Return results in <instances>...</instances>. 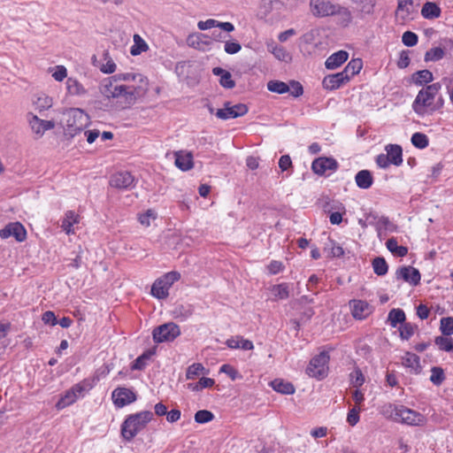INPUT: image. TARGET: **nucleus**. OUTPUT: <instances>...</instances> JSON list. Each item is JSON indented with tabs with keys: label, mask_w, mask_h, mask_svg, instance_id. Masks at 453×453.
<instances>
[{
	"label": "nucleus",
	"mask_w": 453,
	"mask_h": 453,
	"mask_svg": "<svg viewBox=\"0 0 453 453\" xmlns=\"http://www.w3.org/2000/svg\"><path fill=\"white\" fill-rule=\"evenodd\" d=\"M148 89V80L141 73H123L103 79L98 91L107 104L130 108Z\"/></svg>",
	"instance_id": "obj_1"
},
{
	"label": "nucleus",
	"mask_w": 453,
	"mask_h": 453,
	"mask_svg": "<svg viewBox=\"0 0 453 453\" xmlns=\"http://www.w3.org/2000/svg\"><path fill=\"white\" fill-rule=\"evenodd\" d=\"M380 413L388 419L410 426H423L427 422L425 415L403 404L386 403L381 406Z\"/></svg>",
	"instance_id": "obj_2"
},
{
	"label": "nucleus",
	"mask_w": 453,
	"mask_h": 453,
	"mask_svg": "<svg viewBox=\"0 0 453 453\" xmlns=\"http://www.w3.org/2000/svg\"><path fill=\"white\" fill-rule=\"evenodd\" d=\"M153 413L149 411L129 415L121 425V434L127 441H131L138 433L143 430L152 419Z\"/></svg>",
	"instance_id": "obj_3"
},
{
	"label": "nucleus",
	"mask_w": 453,
	"mask_h": 453,
	"mask_svg": "<svg viewBox=\"0 0 453 453\" xmlns=\"http://www.w3.org/2000/svg\"><path fill=\"white\" fill-rule=\"evenodd\" d=\"M441 88V84L436 82L422 88L412 104L413 111L420 116L434 111V98Z\"/></svg>",
	"instance_id": "obj_4"
},
{
	"label": "nucleus",
	"mask_w": 453,
	"mask_h": 453,
	"mask_svg": "<svg viewBox=\"0 0 453 453\" xmlns=\"http://www.w3.org/2000/svg\"><path fill=\"white\" fill-rule=\"evenodd\" d=\"M65 135L74 137L90 123L89 116L81 109L73 108L65 111Z\"/></svg>",
	"instance_id": "obj_5"
},
{
	"label": "nucleus",
	"mask_w": 453,
	"mask_h": 453,
	"mask_svg": "<svg viewBox=\"0 0 453 453\" xmlns=\"http://www.w3.org/2000/svg\"><path fill=\"white\" fill-rule=\"evenodd\" d=\"M91 388L92 386L87 380H82L73 385L71 388L63 394L58 402L56 403V408L58 410H62L74 403L78 399L83 397L86 393L91 389Z\"/></svg>",
	"instance_id": "obj_6"
},
{
	"label": "nucleus",
	"mask_w": 453,
	"mask_h": 453,
	"mask_svg": "<svg viewBox=\"0 0 453 453\" xmlns=\"http://www.w3.org/2000/svg\"><path fill=\"white\" fill-rule=\"evenodd\" d=\"M180 275L177 272L165 273L153 283L151 287V295L158 299L167 297L170 288L180 279Z\"/></svg>",
	"instance_id": "obj_7"
},
{
	"label": "nucleus",
	"mask_w": 453,
	"mask_h": 453,
	"mask_svg": "<svg viewBox=\"0 0 453 453\" xmlns=\"http://www.w3.org/2000/svg\"><path fill=\"white\" fill-rule=\"evenodd\" d=\"M329 358L326 351H322L314 357L306 369L307 374L319 380L325 378L327 374Z\"/></svg>",
	"instance_id": "obj_8"
},
{
	"label": "nucleus",
	"mask_w": 453,
	"mask_h": 453,
	"mask_svg": "<svg viewBox=\"0 0 453 453\" xmlns=\"http://www.w3.org/2000/svg\"><path fill=\"white\" fill-rule=\"evenodd\" d=\"M180 334V329L173 322L163 324L154 328L152 332L153 340L157 343L173 342Z\"/></svg>",
	"instance_id": "obj_9"
},
{
	"label": "nucleus",
	"mask_w": 453,
	"mask_h": 453,
	"mask_svg": "<svg viewBox=\"0 0 453 453\" xmlns=\"http://www.w3.org/2000/svg\"><path fill=\"white\" fill-rule=\"evenodd\" d=\"M335 4L327 0H309L311 14L318 19L332 17Z\"/></svg>",
	"instance_id": "obj_10"
},
{
	"label": "nucleus",
	"mask_w": 453,
	"mask_h": 453,
	"mask_svg": "<svg viewBox=\"0 0 453 453\" xmlns=\"http://www.w3.org/2000/svg\"><path fill=\"white\" fill-rule=\"evenodd\" d=\"M416 13V8L413 0H398L395 11V19L398 23L405 24L412 20Z\"/></svg>",
	"instance_id": "obj_11"
},
{
	"label": "nucleus",
	"mask_w": 453,
	"mask_h": 453,
	"mask_svg": "<svg viewBox=\"0 0 453 453\" xmlns=\"http://www.w3.org/2000/svg\"><path fill=\"white\" fill-rule=\"evenodd\" d=\"M248 112V107L243 104L232 105L229 102L225 103L224 108L216 111V116L220 119H229L242 117Z\"/></svg>",
	"instance_id": "obj_12"
},
{
	"label": "nucleus",
	"mask_w": 453,
	"mask_h": 453,
	"mask_svg": "<svg viewBox=\"0 0 453 453\" xmlns=\"http://www.w3.org/2000/svg\"><path fill=\"white\" fill-rule=\"evenodd\" d=\"M11 236L14 237L19 242L27 239V230L20 222H11L0 230L2 239H7Z\"/></svg>",
	"instance_id": "obj_13"
},
{
	"label": "nucleus",
	"mask_w": 453,
	"mask_h": 453,
	"mask_svg": "<svg viewBox=\"0 0 453 453\" xmlns=\"http://www.w3.org/2000/svg\"><path fill=\"white\" fill-rule=\"evenodd\" d=\"M27 120L33 134L36 138H41L48 130L55 127V123L52 120H44L38 118L33 113L27 115Z\"/></svg>",
	"instance_id": "obj_14"
},
{
	"label": "nucleus",
	"mask_w": 453,
	"mask_h": 453,
	"mask_svg": "<svg viewBox=\"0 0 453 453\" xmlns=\"http://www.w3.org/2000/svg\"><path fill=\"white\" fill-rule=\"evenodd\" d=\"M114 404L119 407H124L136 400L135 394L129 388H117L111 394Z\"/></svg>",
	"instance_id": "obj_15"
},
{
	"label": "nucleus",
	"mask_w": 453,
	"mask_h": 453,
	"mask_svg": "<svg viewBox=\"0 0 453 453\" xmlns=\"http://www.w3.org/2000/svg\"><path fill=\"white\" fill-rule=\"evenodd\" d=\"M336 168L337 162L330 157H319L311 165L312 171L319 175L326 174L327 172L335 171Z\"/></svg>",
	"instance_id": "obj_16"
},
{
	"label": "nucleus",
	"mask_w": 453,
	"mask_h": 453,
	"mask_svg": "<svg viewBox=\"0 0 453 453\" xmlns=\"http://www.w3.org/2000/svg\"><path fill=\"white\" fill-rule=\"evenodd\" d=\"M110 185L121 189L131 188L134 185V178L128 172H119L111 177Z\"/></svg>",
	"instance_id": "obj_17"
},
{
	"label": "nucleus",
	"mask_w": 453,
	"mask_h": 453,
	"mask_svg": "<svg viewBox=\"0 0 453 453\" xmlns=\"http://www.w3.org/2000/svg\"><path fill=\"white\" fill-rule=\"evenodd\" d=\"M352 316L357 319H364L372 312V306L364 300L349 302Z\"/></svg>",
	"instance_id": "obj_18"
},
{
	"label": "nucleus",
	"mask_w": 453,
	"mask_h": 453,
	"mask_svg": "<svg viewBox=\"0 0 453 453\" xmlns=\"http://www.w3.org/2000/svg\"><path fill=\"white\" fill-rule=\"evenodd\" d=\"M397 279H402L411 285L416 286L420 281V273L418 269L412 266H403L395 273Z\"/></svg>",
	"instance_id": "obj_19"
},
{
	"label": "nucleus",
	"mask_w": 453,
	"mask_h": 453,
	"mask_svg": "<svg viewBox=\"0 0 453 453\" xmlns=\"http://www.w3.org/2000/svg\"><path fill=\"white\" fill-rule=\"evenodd\" d=\"M267 50L273 57L281 62L289 63L292 60V55L283 46L278 45L273 40L266 42Z\"/></svg>",
	"instance_id": "obj_20"
},
{
	"label": "nucleus",
	"mask_w": 453,
	"mask_h": 453,
	"mask_svg": "<svg viewBox=\"0 0 453 453\" xmlns=\"http://www.w3.org/2000/svg\"><path fill=\"white\" fill-rule=\"evenodd\" d=\"M66 94L71 96L83 97L88 89L74 77H68L65 81Z\"/></svg>",
	"instance_id": "obj_21"
},
{
	"label": "nucleus",
	"mask_w": 453,
	"mask_h": 453,
	"mask_svg": "<svg viewBox=\"0 0 453 453\" xmlns=\"http://www.w3.org/2000/svg\"><path fill=\"white\" fill-rule=\"evenodd\" d=\"M347 74L342 72L327 75L323 80V86L325 88L334 90L339 88L342 85L349 81Z\"/></svg>",
	"instance_id": "obj_22"
},
{
	"label": "nucleus",
	"mask_w": 453,
	"mask_h": 453,
	"mask_svg": "<svg viewBox=\"0 0 453 453\" xmlns=\"http://www.w3.org/2000/svg\"><path fill=\"white\" fill-rule=\"evenodd\" d=\"M175 165L181 171H188L193 168V155L189 151L180 150L174 153Z\"/></svg>",
	"instance_id": "obj_23"
},
{
	"label": "nucleus",
	"mask_w": 453,
	"mask_h": 453,
	"mask_svg": "<svg viewBox=\"0 0 453 453\" xmlns=\"http://www.w3.org/2000/svg\"><path fill=\"white\" fill-rule=\"evenodd\" d=\"M80 222V217L73 211L65 212L62 219L61 227L67 234H73L75 233L74 225Z\"/></svg>",
	"instance_id": "obj_24"
},
{
	"label": "nucleus",
	"mask_w": 453,
	"mask_h": 453,
	"mask_svg": "<svg viewBox=\"0 0 453 453\" xmlns=\"http://www.w3.org/2000/svg\"><path fill=\"white\" fill-rule=\"evenodd\" d=\"M226 345L229 349H242L243 350H251L254 349V344L251 341L244 339L242 336L240 335L227 339L226 341Z\"/></svg>",
	"instance_id": "obj_25"
},
{
	"label": "nucleus",
	"mask_w": 453,
	"mask_h": 453,
	"mask_svg": "<svg viewBox=\"0 0 453 453\" xmlns=\"http://www.w3.org/2000/svg\"><path fill=\"white\" fill-rule=\"evenodd\" d=\"M349 54L347 51L339 50L332 54L325 63L327 69L333 70L339 67L342 64L347 61Z\"/></svg>",
	"instance_id": "obj_26"
},
{
	"label": "nucleus",
	"mask_w": 453,
	"mask_h": 453,
	"mask_svg": "<svg viewBox=\"0 0 453 453\" xmlns=\"http://www.w3.org/2000/svg\"><path fill=\"white\" fill-rule=\"evenodd\" d=\"M33 105L39 112L49 110L53 105V98L50 96L40 93L33 99Z\"/></svg>",
	"instance_id": "obj_27"
},
{
	"label": "nucleus",
	"mask_w": 453,
	"mask_h": 453,
	"mask_svg": "<svg viewBox=\"0 0 453 453\" xmlns=\"http://www.w3.org/2000/svg\"><path fill=\"white\" fill-rule=\"evenodd\" d=\"M385 150L391 164L400 165L403 163V150L399 145L388 144L386 146Z\"/></svg>",
	"instance_id": "obj_28"
},
{
	"label": "nucleus",
	"mask_w": 453,
	"mask_h": 453,
	"mask_svg": "<svg viewBox=\"0 0 453 453\" xmlns=\"http://www.w3.org/2000/svg\"><path fill=\"white\" fill-rule=\"evenodd\" d=\"M441 10L440 6L434 2H426L421 9V15L426 19H434L441 16Z\"/></svg>",
	"instance_id": "obj_29"
},
{
	"label": "nucleus",
	"mask_w": 453,
	"mask_h": 453,
	"mask_svg": "<svg viewBox=\"0 0 453 453\" xmlns=\"http://www.w3.org/2000/svg\"><path fill=\"white\" fill-rule=\"evenodd\" d=\"M357 186L362 189H367L372 187L373 178L370 171L361 170L355 176Z\"/></svg>",
	"instance_id": "obj_30"
},
{
	"label": "nucleus",
	"mask_w": 453,
	"mask_h": 453,
	"mask_svg": "<svg viewBox=\"0 0 453 453\" xmlns=\"http://www.w3.org/2000/svg\"><path fill=\"white\" fill-rule=\"evenodd\" d=\"M133 45L130 48V54L132 56H138L149 50L148 43L142 38L140 35H134Z\"/></svg>",
	"instance_id": "obj_31"
},
{
	"label": "nucleus",
	"mask_w": 453,
	"mask_h": 453,
	"mask_svg": "<svg viewBox=\"0 0 453 453\" xmlns=\"http://www.w3.org/2000/svg\"><path fill=\"white\" fill-rule=\"evenodd\" d=\"M271 387L277 392L285 394V395H292L295 393V387L292 383L288 381H285L281 379H275L271 382Z\"/></svg>",
	"instance_id": "obj_32"
},
{
	"label": "nucleus",
	"mask_w": 453,
	"mask_h": 453,
	"mask_svg": "<svg viewBox=\"0 0 453 453\" xmlns=\"http://www.w3.org/2000/svg\"><path fill=\"white\" fill-rule=\"evenodd\" d=\"M333 16L337 17L338 23L342 26H348L352 19L350 11L348 8L338 4H335L334 13Z\"/></svg>",
	"instance_id": "obj_33"
},
{
	"label": "nucleus",
	"mask_w": 453,
	"mask_h": 453,
	"mask_svg": "<svg viewBox=\"0 0 453 453\" xmlns=\"http://www.w3.org/2000/svg\"><path fill=\"white\" fill-rule=\"evenodd\" d=\"M403 365L416 373H418L421 369L419 357L410 352H407L403 357Z\"/></svg>",
	"instance_id": "obj_34"
},
{
	"label": "nucleus",
	"mask_w": 453,
	"mask_h": 453,
	"mask_svg": "<svg viewBox=\"0 0 453 453\" xmlns=\"http://www.w3.org/2000/svg\"><path fill=\"white\" fill-rule=\"evenodd\" d=\"M386 246L388 250L397 257H404L408 253V249L404 246L398 245L396 239L390 238L387 241Z\"/></svg>",
	"instance_id": "obj_35"
},
{
	"label": "nucleus",
	"mask_w": 453,
	"mask_h": 453,
	"mask_svg": "<svg viewBox=\"0 0 453 453\" xmlns=\"http://www.w3.org/2000/svg\"><path fill=\"white\" fill-rule=\"evenodd\" d=\"M388 319L392 327H395L398 324H403L405 320V313L401 309H393L389 311Z\"/></svg>",
	"instance_id": "obj_36"
},
{
	"label": "nucleus",
	"mask_w": 453,
	"mask_h": 453,
	"mask_svg": "<svg viewBox=\"0 0 453 453\" xmlns=\"http://www.w3.org/2000/svg\"><path fill=\"white\" fill-rule=\"evenodd\" d=\"M363 67L362 60L359 58L352 59L344 68L343 73L347 74L348 79L357 74Z\"/></svg>",
	"instance_id": "obj_37"
},
{
	"label": "nucleus",
	"mask_w": 453,
	"mask_h": 453,
	"mask_svg": "<svg viewBox=\"0 0 453 453\" xmlns=\"http://www.w3.org/2000/svg\"><path fill=\"white\" fill-rule=\"evenodd\" d=\"M205 372L206 369L202 364L195 363L187 368L186 378L187 380H194Z\"/></svg>",
	"instance_id": "obj_38"
},
{
	"label": "nucleus",
	"mask_w": 453,
	"mask_h": 453,
	"mask_svg": "<svg viewBox=\"0 0 453 453\" xmlns=\"http://www.w3.org/2000/svg\"><path fill=\"white\" fill-rule=\"evenodd\" d=\"M103 61L104 62L99 65V69L102 73L106 74H111L115 73L117 65L107 52L104 54Z\"/></svg>",
	"instance_id": "obj_39"
},
{
	"label": "nucleus",
	"mask_w": 453,
	"mask_h": 453,
	"mask_svg": "<svg viewBox=\"0 0 453 453\" xmlns=\"http://www.w3.org/2000/svg\"><path fill=\"white\" fill-rule=\"evenodd\" d=\"M48 71L56 81L61 82L65 79L68 78L67 77V69L65 65H55L53 67H50Z\"/></svg>",
	"instance_id": "obj_40"
},
{
	"label": "nucleus",
	"mask_w": 453,
	"mask_h": 453,
	"mask_svg": "<svg viewBox=\"0 0 453 453\" xmlns=\"http://www.w3.org/2000/svg\"><path fill=\"white\" fill-rule=\"evenodd\" d=\"M267 89L277 94H284L289 91V86L280 81H270L267 83Z\"/></svg>",
	"instance_id": "obj_41"
},
{
	"label": "nucleus",
	"mask_w": 453,
	"mask_h": 453,
	"mask_svg": "<svg viewBox=\"0 0 453 453\" xmlns=\"http://www.w3.org/2000/svg\"><path fill=\"white\" fill-rule=\"evenodd\" d=\"M272 294L273 295L275 299H287L289 296L288 285L286 283H281L273 286L272 288Z\"/></svg>",
	"instance_id": "obj_42"
},
{
	"label": "nucleus",
	"mask_w": 453,
	"mask_h": 453,
	"mask_svg": "<svg viewBox=\"0 0 453 453\" xmlns=\"http://www.w3.org/2000/svg\"><path fill=\"white\" fill-rule=\"evenodd\" d=\"M434 342L441 350L447 352L453 351V339L450 337L446 335L437 336Z\"/></svg>",
	"instance_id": "obj_43"
},
{
	"label": "nucleus",
	"mask_w": 453,
	"mask_h": 453,
	"mask_svg": "<svg viewBox=\"0 0 453 453\" xmlns=\"http://www.w3.org/2000/svg\"><path fill=\"white\" fill-rule=\"evenodd\" d=\"M411 143L414 147L422 150L428 146L429 140L426 134L417 132L411 136Z\"/></svg>",
	"instance_id": "obj_44"
},
{
	"label": "nucleus",
	"mask_w": 453,
	"mask_h": 453,
	"mask_svg": "<svg viewBox=\"0 0 453 453\" xmlns=\"http://www.w3.org/2000/svg\"><path fill=\"white\" fill-rule=\"evenodd\" d=\"M444 371L441 367L434 366L431 368L430 380L435 386H440L445 380Z\"/></svg>",
	"instance_id": "obj_45"
},
{
	"label": "nucleus",
	"mask_w": 453,
	"mask_h": 453,
	"mask_svg": "<svg viewBox=\"0 0 453 453\" xmlns=\"http://www.w3.org/2000/svg\"><path fill=\"white\" fill-rule=\"evenodd\" d=\"M433 79V73L429 70H421L414 74V81L417 85L431 82Z\"/></svg>",
	"instance_id": "obj_46"
},
{
	"label": "nucleus",
	"mask_w": 453,
	"mask_h": 453,
	"mask_svg": "<svg viewBox=\"0 0 453 453\" xmlns=\"http://www.w3.org/2000/svg\"><path fill=\"white\" fill-rule=\"evenodd\" d=\"M372 267L374 273L379 276L385 275L388 269V264L383 257L374 258L372 261Z\"/></svg>",
	"instance_id": "obj_47"
},
{
	"label": "nucleus",
	"mask_w": 453,
	"mask_h": 453,
	"mask_svg": "<svg viewBox=\"0 0 453 453\" xmlns=\"http://www.w3.org/2000/svg\"><path fill=\"white\" fill-rule=\"evenodd\" d=\"M440 330L443 335L449 336L453 334V317L441 318Z\"/></svg>",
	"instance_id": "obj_48"
},
{
	"label": "nucleus",
	"mask_w": 453,
	"mask_h": 453,
	"mask_svg": "<svg viewBox=\"0 0 453 453\" xmlns=\"http://www.w3.org/2000/svg\"><path fill=\"white\" fill-rule=\"evenodd\" d=\"M350 384L355 388H359L365 381V376L361 370L355 369L349 375Z\"/></svg>",
	"instance_id": "obj_49"
},
{
	"label": "nucleus",
	"mask_w": 453,
	"mask_h": 453,
	"mask_svg": "<svg viewBox=\"0 0 453 453\" xmlns=\"http://www.w3.org/2000/svg\"><path fill=\"white\" fill-rule=\"evenodd\" d=\"M444 50L441 47H434L426 51L425 55L426 61H438L444 57Z\"/></svg>",
	"instance_id": "obj_50"
},
{
	"label": "nucleus",
	"mask_w": 453,
	"mask_h": 453,
	"mask_svg": "<svg viewBox=\"0 0 453 453\" xmlns=\"http://www.w3.org/2000/svg\"><path fill=\"white\" fill-rule=\"evenodd\" d=\"M157 212L154 210H148L139 215L138 220L142 226L148 227L150 226L151 221L157 219Z\"/></svg>",
	"instance_id": "obj_51"
},
{
	"label": "nucleus",
	"mask_w": 453,
	"mask_h": 453,
	"mask_svg": "<svg viewBox=\"0 0 453 453\" xmlns=\"http://www.w3.org/2000/svg\"><path fill=\"white\" fill-rule=\"evenodd\" d=\"M417 326L411 323H403L399 328L400 337L403 340H409L415 333Z\"/></svg>",
	"instance_id": "obj_52"
},
{
	"label": "nucleus",
	"mask_w": 453,
	"mask_h": 453,
	"mask_svg": "<svg viewBox=\"0 0 453 453\" xmlns=\"http://www.w3.org/2000/svg\"><path fill=\"white\" fill-rule=\"evenodd\" d=\"M214 418V415L206 410L198 411L195 414V420L199 424H204L211 421Z\"/></svg>",
	"instance_id": "obj_53"
},
{
	"label": "nucleus",
	"mask_w": 453,
	"mask_h": 453,
	"mask_svg": "<svg viewBox=\"0 0 453 453\" xmlns=\"http://www.w3.org/2000/svg\"><path fill=\"white\" fill-rule=\"evenodd\" d=\"M219 372L228 375L232 380L242 378V375L239 373V372L232 365L227 364L221 365Z\"/></svg>",
	"instance_id": "obj_54"
},
{
	"label": "nucleus",
	"mask_w": 453,
	"mask_h": 453,
	"mask_svg": "<svg viewBox=\"0 0 453 453\" xmlns=\"http://www.w3.org/2000/svg\"><path fill=\"white\" fill-rule=\"evenodd\" d=\"M402 41L405 46L412 47L418 43V35L413 32L406 31L403 34Z\"/></svg>",
	"instance_id": "obj_55"
},
{
	"label": "nucleus",
	"mask_w": 453,
	"mask_h": 453,
	"mask_svg": "<svg viewBox=\"0 0 453 453\" xmlns=\"http://www.w3.org/2000/svg\"><path fill=\"white\" fill-rule=\"evenodd\" d=\"M242 49L241 44L236 41H226L224 45V50L229 55L238 53Z\"/></svg>",
	"instance_id": "obj_56"
},
{
	"label": "nucleus",
	"mask_w": 453,
	"mask_h": 453,
	"mask_svg": "<svg viewBox=\"0 0 453 453\" xmlns=\"http://www.w3.org/2000/svg\"><path fill=\"white\" fill-rule=\"evenodd\" d=\"M360 407H353L352 409L349 410L348 415H347V422L350 425V426H355L357 424V422L359 421V412H360Z\"/></svg>",
	"instance_id": "obj_57"
},
{
	"label": "nucleus",
	"mask_w": 453,
	"mask_h": 453,
	"mask_svg": "<svg viewBox=\"0 0 453 453\" xmlns=\"http://www.w3.org/2000/svg\"><path fill=\"white\" fill-rule=\"evenodd\" d=\"M374 0H363L361 2L360 12L366 15L372 14L374 11Z\"/></svg>",
	"instance_id": "obj_58"
},
{
	"label": "nucleus",
	"mask_w": 453,
	"mask_h": 453,
	"mask_svg": "<svg viewBox=\"0 0 453 453\" xmlns=\"http://www.w3.org/2000/svg\"><path fill=\"white\" fill-rule=\"evenodd\" d=\"M219 20H216L214 19H208L206 20H200L197 23V27L200 30H208L212 27H219Z\"/></svg>",
	"instance_id": "obj_59"
},
{
	"label": "nucleus",
	"mask_w": 453,
	"mask_h": 453,
	"mask_svg": "<svg viewBox=\"0 0 453 453\" xmlns=\"http://www.w3.org/2000/svg\"><path fill=\"white\" fill-rule=\"evenodd\" d=\"M150 358L149 354H142L137 357L132 365L133 370H142L146 366V361Z\"/></svg>",
	"instance_id": "obj_60"
},
{
	"label": "nucleus",
	"mask_w": 453,
	"mask_h": 453,
	"mask_svg": "<svg viewBox=\"0 0 453 453\" xmlns=\"http://www.w3.org/2000/svg\"><path fill=\"white\" fill-rule=\"evenodd\" d=\"M219 82L221 86L226 88H232L234 87V81L232 80V76L229 72L224 73V74L221 75Z\"/></svg>",
	"instance_id": "obj_61"
},
{
	"label": "nucleus",
	"mask_w": 453,
	"mask_h": 453,
	"mask_svg": "<svg viewBox=\"0 0 453 453\" xmlns=\"http://www.w3.org/2000/svg\"><path fill=\"white\" fill-rule=\"evenodd\" d=\"M283 268V264L276 260L271 261L270 264L267 265V269L271 274H277L280 272H281Z\"/></svg>",
	"instance_id": "obj_62"
},
{
	"label": "nucleus",
	"mask_w": 453,
	"mask_h": 453,
	"mask_svg": "<svg viewBox=\"0 0 453 453\" xmlns=\"http://www.w3.org/2000/svg\"><path fill=\"white\" fill-rule=\"evenodd\" d=\"M289 88L290 94L295 97H298L303 93V86L297 81H292Z\"/></svg>",
	"instance_id": "obj_63"
},
{
	"label": "nucleus",
	"mask_w": 453,
	"mask_h": 453,
	"mask_svg": "<svg viewBox=\"0 0 453 453\" xmlns=\"http://www.w3.org/2000/svg\"><path fill=\"white\" fill-rule=\"evenodd\" d=\"M42 320L44 324L55 326L58 324L57 318L53 311H48L42 314Z\"/></svg>",
	"instance_id": "obj_64"
}]
</instances>
